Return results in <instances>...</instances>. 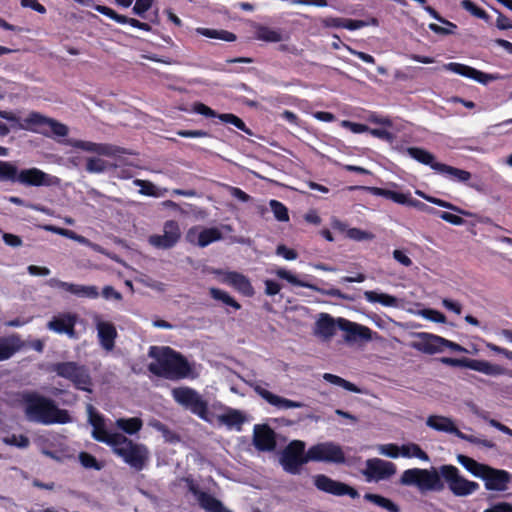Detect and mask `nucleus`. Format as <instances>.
Listing matches in <instances>:
<instances>
[{"mask_svg": "<svg viewBox=\"0 0 512 512\" xmlns=\"http://www.w3.org/2000/svg\"><path fill=\"white\" fill-rule=\"evenodd\" d=\"M43 229L46 230V231H50V232H53L55 234L67 237V238L72 239L74 241H77V242H79L81 244L88 245L91 248H93L95 251L104 253L103 249L99 245L92 244L91 242H89V240L87 238H85V237H83L81 235L76 234L72 230H68V229H64V228H59V227L52 226V225H45V226H43Z\"/></svg>", "mask_w": 512, "mask_h": 512, "instance_id": "obj_30", "label": "nucleus"}, {"mask_svg": "<svg viewBox=\"0 0 512 512\" xmlns=\"http://www.w3.org/2000/svg\"><path fill=\"white\" fill-rule=\"evenodd\" d=\"M270 208L274 214V217L280 222L289 221V213L287 207L277 200H270Z\"/></svg>", "mask_w": 512, "mask_h": 512, "instance_id": "obj_48", "label": "nucleus"}, {"mask_svg": "<svg viewBox=\"0 0 512 512\" xmlns=\"http://www.w3.org/2000/svg\"><path fill=\"white\" fill-rule=\"evenodd\" d=\"M323 379L333 385L340 386L347 391L354 392V393L360 392V389L356 385H354L353 383H351L337 375H334L331 373H325L323 375Z\"/></svg>", "mask_w": 512, "mask_h": 512, "instance_id": "obj_45", "label": "nucleus"}, {"mask_svg": "<svg viewBox=\"0 0 512 512\" xmlns=\"http://www.w3.org/2000/svg\"><path fill=\"white\" fill-rule=\"evenodd\" d=\"M401 446H398L393 443L389 444H381L377 446V451L386 457L390 458H398L401 454Z\"/></svg>", "mask_w": 512, "mask_h": 512, "instance_id": "obj_54", "label": "nucleus"}, {"mask_svg": "<svg viewBox=\"0 0 512 512\" xmlns=\"http://www.w3.org/2000/svg\"><path fill=\"white\" fill-rule=\"evenodd\" d=\"M49 118L38 112H31L24 120L23 124H19L21 129H32L34 127L47 125Z\"/></svg>", "mask_w": 512, "mask_h": 512, "instance_id": "obj_44", "label": "nucleus"}, {"mask_svg": "<svg viewBox=\"0 0 512 512\" xmlns=\"http://www.w3.org/2000/svg\"><path fill=\"white\" fill-rule=\"evenodd\" d=\"M461 6L468 12H470L473 16L483 19L485 21L489 20L488 14L478 6H476L471 0H462Z\"/></svg>", "mask_w": 512, "mask_h": 512, "instance_id": "obj_53", "label": "nucleus"}, {"mask_svg": "<svg viewBox=\"0 0 512 512\" xmlns=\"http://www.w3.org/2000/svg\"><path fill=\"white\" fill-rule=\"evenodd\" d=\"M47 284L52 287V288H58V289H62L66 292H69L71 294L74 295L75 293V289H76V284L74 283H68V282H64V281H61L59 279H56V278H51Z\"/></svg>", "mask_w": 512, "mask_h": 512, "instance_id": "obj_60", "label": "nucleus"}, {"mask_svg": "<svg viewBox=\"0 0 512 512\" xmlns=\"http://www.w3.org/2000/svg\"><path fill=\"white\" fill-rule=\"evenodd\" d=\"M364 297L369 303H379L384 307H399L400 300L390 294L377 292V291H365Z\"/></svg>", "mask_w": 512, "mask_h": 512, "instance_id": "obj_31", "label": "nucleus"}, {"mask_svg": "<svg viewBox=\"0 0 512 512\" xmlns=\"http://www.w3.org/2000/svg\"><path fill=\"white\" fill-rule=\"evenodd\" d=\"M305 442L301 440H293L283 450L280 456V463L283 469L290 474H299L302 465L309 462L307 459V451L305 452Z\"/></svg>", "mask_w": 512, "mask_h": 512, "instance_id": "obj_7", "label": "nucleus"}, {"mask_svg": "<svg viewBox=\"0 0 512 512\" xmlns=\"http://www.w3.org/2000/svg\"><path fill=\"white\" fill-rule=\"evenodd\" d=\"M395 473V464L380 458L366 460L365 467L361 470V474L365 477L367 482L387 480Z\"/></svg>", "mask_w": 512, "mask_h": 512, "instance_id": "obj_12", "label": "nucleus"}, {"mask_svg": "<svg viewBox=\"0 0 512 512\" xmlns=\"http://www.w3.org/2000/svg\"><path fill=\"white\" fill-rule=\"evenodd\" d=\"M3 443L10 446H15L21 449H25L30 445V440L25 435H11L3 438Z\"/></svg>", "mask_w": 512, "mask_h": 512, "instance_id": "obj_51", "label": "nucleus"}, {"mask_svg": "<svg viewBox=\"0 0 512 512\" xmlns=\"http://www.w3.org/2000/svg\"><path fill=\"white\" fill-rule=\"evenodd\" d=\"M79 460L82 466L85 468H93L96 470H100L102 466L97 462L96 458L89 453L81 452L79 454Z\"/></svg>", "mask_w": 512, "mask_h": 512, "instance_id": "obj_59", "label": "nucleus"}, {"mask_svg": "<svg viewBox=\"0 0 512 512\" xmlns=\"http://www.w3.org/2000/svg\"><path fill=\"white\" fill-rule=\"evenodd\" d=\"M190 490L196 497L199 505L207 512H232L230 509L226 508L221 501L210 494L202 492L194 486H191Z\"/></svg>", "mask_w": 512, "mask_h": 512, "instance_id": "obj_28", "label": "nucleus"}, {"mask_svg": "<svg viewBox=\"0 0 512 512\" xmlns=\"http://www.w3.org/2000/svg\"><path fill=\"white\" fill-rule=\"evenodd\" d=\"M426 425L437 432L452 434L459 439L465 440L472 444L483 446L485 448L491 449L495 446V444L490 440L482 439L474 435L464 434L458 429L454 420L447 416L430 415L426 419Z\"/></svg>", "mask_w": 512, "mask_h": 512, "instance_id": "obj_6", "label": "nucleus"}, {"mask_svg": "<svg viewBox=\"0 0 512 512\" xmlns=\"http://www.w3.org/2000/svg\"><path fill=\"white\" fill-rule=\"evenodd\" d=\"M440 362L448 366L468 368L488 376L504 375L505 373V370L500 365L492 364L485 360L443 357L440 359Z\"/></svg>", "mask_w": 512, "mask_h": 512, "instance_id": "obj_11", "label": "nucleus"}, {"mask_svg": "<svg viewBox=\"0 0 512 512\" xmlns=\"http://www.w3.org/2000/svg\"><path fill=\"white\" fill-rule=\"evenodd\" d=\"M172 396L178 404L207 420L208 404L196 390L189 387H178L172 390Z\"/></svg>", "mask_w": 512, "mask_h": 512, "instance_id": "obj_8", "label": "nucleus"}, {"mask_svg": "<svg viewBox=\"0 0 512 512\" xmlns=\"http://www.w3.org/2000/svg\"><path fill=\"white\" fill-rule=\"evenodd\" d=\"M149 426H151L153 429L160 432L162 434V436L164 437L165 441H167V442H174V441L178 440L176 435L166 425H164L163 423H161L158 420L150 421Z\"/></svg>", "mask_w": 512, "mask_h": 512, "instance_id": "obj_52", "label": "nucleus"}, {"mask_svg": "<svg viewBox=\"0 0 512 512\" xmlns=\"http://www.w3.org/2000/svg\"><path fill=\"white\" fill-rule=\"evenodd\" d=\"M95 10L121 24H129L135 28H139V26L141 25V22L139 20L134 18H128L124 15H120L116 11L107 6L97 5L95 6Z\"/></svg>", "mask_w": 512, "mask_h": 512, "instance_id": "obj_34", "label": "nucleus"}, {"mask_svg": "<svg viewBox=\"0 0 512 512\" xmlns=\"http://www.w3.org/2000/svg\"><path fill=\"white\" fill-rule=\"evenodd\" d=\"M400 456L405 458H418L422 461L429 462L430 458L428 454L422 450V448L416 443H407L401 446Z\"/></svg>", "mask_w": 512, "mask_h": 512, "instance_id": "obj_40", "label": "nucleus"}, {"mask_svg": "<svg viewBox=\"0 0 512 512\" xmlns=\"http://www.w3.org/2000/svg\"><path fill=\"white\" fill-rule=\"evenodd\" d=\"M313 483L318 490L335 496L349 495L353 499L359 496L354 488L345 483L333 480L324 474L315 475L313 477Z\"/></svg>", "mask_w": 512, "mask_h": 512, "instance_id": "obj_15", "label": "nucleus"}, {"mask_svg": "<svg viewBox=\"0 0 512 512\" xmlns=\"http://www.w3.org/2000/svg\"><path fill=\"white\" fill-rule=\"evenodd\" d=\"M274 273L277 277L288 281L292 285L309 288L311 290H314V291L319 292L326 296L336 297V298H340L343 300H352L351 297L343 294L339 289H336V288H331V289H327V290L321 289L313 284H309V283L300 281L294 274H292L290 271H288L286 269L278 268L274 271Z\"/></svg>", "mask_w": 512, "mask_h": 512, "instance_id": "obj_19", "label": "nucleus"}, {"mask_svg": "<svg viewBox=\"0 0 512 512\" xmlns=\"http://www.w3.org/2000/svg\"><path fill=\"white\" fill-rule=\"evenodd\" d=\"M143 426V421L138 417L118 418L115 421V427L128 435L138 433Z\"/></svg>", "mask_w": 512, "mask_h": 512, "instance_id": "obj_35", "label": "nucleus"}, {"mask_svg": "<svg viewBox=\"0 0 512 512\" xmlns=\"http://www.w3.org/2000/svg\"><path fill=\"white\" fill-rule=\"evenodd\" d=\"M215 273L221 276L222 283L232 286L243 295L252 296L254 294L250 280L245 275L235 271H216Z\"/></svg>", "mask_w": 512, "mask_h": 512, "instance_id": "obj_23", "label": "nucleus"}, {"mask_svg": "<svg viewBox=\"0 0 512 512\" xmlns=\"http://www.w3.org/2000/svg\"><path fill=\"white\" fill-rule=\"evenodd\" d=\"M484 512H512V504L508 502H500L488 509H485Z\"/></svg>", "mask_w": 512, "mask_h": 512, "instance_id": "obj_64", "label": "nucleus"}, {"mask_svg": "<svg viewBox=\"0 0 512 512\" xmlns=\"http://www.w3.org/2000/svg\"><path fill=\"white\" fill-rule=\"evenodd\" d=\"M18 171L14 163L0 160V181L17 182Z\"/></svg>", "mask_w": 512, "mask_h": 512, "instance_id": "obj_42", "label": "nucleus"}, {"mask_svg": "<svg viewBox=\"0 0 512 512\" xmlns=\"http://www.w3.org/2000/svg\"><path fill=\"white\" fill-rule=\"evenodd\" d=\"M89 423L92 425V436L95 440L108 444L115 434L106 429L104 419L99 415L91 404L87 405Z\"/></svg>", "mask_w": 512, "mask_h": 512, "instance_id": "obj_24", "label": "nucleus"}, {"mask_svg": "<svg viewBox=\"0 0 512 512\" xmlns=\"http://www.w3.org/2000/svg\"><path fill=\"white\" fill-rule=\"evenodd\" d=\"M338 329L344 333L343 339L347 343L369 342L375 335L369 327L341 317L338 318Z\"/></svg>", "mask_w": 512, "mask_h": 512, "instance_id": "obj_13", "label": "nucleus"}, {"mask_svg": "<svg viewBox=\"0 0 512 512\" xmlns=\"http://www.w3.org/2000/svg\"><path fill=\"white\" fill-rule=\"evenodd\" d=\"M218 421L229 428L241 429L245 421L243 413L236 409H228L225 413L218 416Z\"/></svg>", "mask_w": 512, "mask_h": 512, "instance_id": "obj_33", "label": "nucleus"}, {"mask_svg": "<svg viewBox=\"0 0 512 512\" xmlns=\"http://www.w3.org/2000/svg\"><path fill=\"white\" fill-rule=\"evenodd\" d=\"M46 126L50 128L54 135L59 137H65L69 132V129L65 124L60 123L52 118H49Z\"/></svg>", "mask_w": 512, "mask_h": 512, "instance_id": "obj_58", "label": "nucleus"}, {"mask_svg": "<svg viewBox=\"0 0 512 512\" xmlns=\"http://www.w3.org/2000/svg\"><path fill=\"white\" fill-rule=\"evenodd\" d=\"M108 162L100 157H88L86 159V171L88 173H103L108 169Z\"/></svg>", "mask_w": 512, "mask_h": 512, "instance_id": "obj_47", "label": "nucleus"}, {"mask_svg": "<svg viewBox=\"0 0 512 512\" xmlns=\"http://www.w3.org/2000/svg\"><path fill=\"white\" fill-rule=\"evenodd\" d=\"M309 462L344 463L345 454L340 445L334 442H322L311 446L307 450Z\"/></svg>", "mask_w": 512, "mask_h": 512, "instance_id": "obj_9", "label": "nucleus"}, {"mask_svg": "<svg viewBox=\"0 0 512 512\" xmlns=\"http://www.w3.org/2000/svg\"><path fill=\"white\" fill-rule=\"evenodd\" d=\"M255 392L262 397L266 402L270 405L276 407L277 409H292V408H303L305 404L303 402L293 401L279 395H276L267 389L256 386L254 388Z\"/></svg>", "mask_w": 512, "mask_h": 512, "instance_id": "obj_27", "label": "nucleus"}, {"mask_svg": "<svg viewBox=\"0 0 512 512\" xmlns=\"http://www.w3.org/2000/svg\"><path fill=\"white\" fill-rule=\"evenodd\" d=\"M414 341L410 343V347L428 355L442 352V343L444 338L427 332L413 333Z\"/></svg>", "mask_w": 512, "mask_h": 512, "instance_id": "obj_17", "label": "nucleus"}, {"mask_svg": "<svg viewBox=\"0 0 512 512\" xmlns=\"http://www.w3.org/2000/svg\"><path fill=\"white\" fill-rule=\"evenodd\" d=\"M436 167L438 168L439 173L446 174L459 182H467L471 178L470 172L466 170L455 168L443 163L441 165H436Z\"/></svg>", "mask_w": 512, "mask_h": 512, "instance_id": "obj_41", "label": "nucleus"}, {"mask_svg": "<svg viewBox=\"0 0 512 512\" xmlns=\"http://www.w3.org/2000/svg\"><path fill=\"white\" fill-rule=\"evenodd\" d=\"M180 225L175 220L164 222L161 234H152L148 237V243L157 249H171L181 239Z\"/></svg>", "mask_w": 512, "mask_h": 512, "instance_id": "obj_10", "label": "nucleus"}, {"mask_svg": "<svg viewBox=\"0 0 512 512\" xmlns=\"http://www.w3.org/2000/svg\"><path fill=\"white\" fill-rule=\"evenodd\" d=\"M23 347V342L17 335L0 337V361L11 358Z\"/></svg>", "mask_w": 512, "mask_h": 512, "instance_id": "obj_29", "label": "nucleus"}, {"mask_svg": "<svg viewBox=\"0 0 512 512\" xmlns=\"http://www.w3.org/2000/svg\"><path fill=\"white\" fill-rule=\"evenodd\" d=\"M148 356L153 359L148 370L156 376L173 381L198 376L187 359L168 346H151Z\"/></svg>", "mask_w": 512, "mask_h": 512, "instance_id": "obj_2", "label": "nucleus"}, {"mask_svg": "<svg viewBox=\"0 0 512 512\" xmlns=\"http://www.w3.org/2000/svg\"><path fill=\"white\" fill-rule=\"evenodd\" d=\"M69 144L82 151L93 153L98 156L115 157L123 153V150L115 145L108 143H96L84 140H71Z\"/></svg>", "mask_w": 512, "mask_h": 512, "instance_id": "obj_20", "label": "nucleus"}, {"mask_svg": "<svg viewBox=\"0 0 512 512\" xmlns=\"http://www.w3.org/2000/svg\"><path fill=\"white\" fill-rule=\"evenodd\" d=\"M445 70L451 71L453 73L459 74L461 76L473 79L481 84H488L489 82L496 81L500 79V76L497 74H488L484 73L480 70H477L473 67L461 64V63H447L443 66Z\"/></svg>", "mask_w": 512, "mask_h": 512, "instance_id": "obj_18", "label": "nucleus"}, {"mask_svg": "<svg viewBox=\"0 0 512 512\" xmlns=\"http://www.w3.org/2000/svg\"><path fill=\"white\" fill-rule=\"evenodd\" d=\"M218 118L225 123H230L236 126L241 131L245 132L248 135H252V132L249 128L246 127L245 123L236 115L230 113H224L218 115Z\"/></svg>", "mask_w": 512, "mask_h": 512, "instance_id": "obj_50", "label": "nucleus"}, {"mask_svg": "<svg viewBox=\"0 0 512 512\" xmlns=\"http://www.w3.org/2000/svg\"><path fill=\"white\" fill-rule=\"evenodd\" d=\"M196 33L200 34L204 37L216 39V40H222L226 42H233L236 40V35L232 32H229L227 30H217V29H210V28H196Z\"/></svg>", "mask_w": 512, "mask_h": 512, "instance_id": "obj_37", "label": "nucleus"}, {"mask_svg": "<svg viewBox=\"0 0 512 512\" xmlns=\"http://www.w3.org/2000/svg\"><path fill=\"white\" fill-rule=\"evenodd\" d=\"M153 1L154 0H136L133 12L139 16L144 15L152 7Z\"/></svg>", "mask_w": 512, "mask_h": 512, "instance_id": "obj_63", "label": "nucleus"}, {"mask_svg": "<svg viewBox=\"0 0 512 512\" xmlns=\"http://www.w3.org/2000/svg\"><path fill=\"white\" fill-rule=\"evenodd\" d=\"M255 38L257 40L277 43L283 40V36L280 31L271 29L267 26L258 25L255 29Z\"/></svg>", "mask_w": 512, "mask_h": 512, "instance_id": "obj_39", "label": "nucleus"}, {"mask_svg": "<svg viewBox=\"0 0 512 512\" xmlns=\"http://www.w3.org/2000/svg\"><path fill=\"white\" fill-rule=\"evenodd\" d=\"M457 461L460 465H462L469 473L477 478H481L484 473L487 465L483 463H479L473 458H470L466 455L459 454L457 456Z\"/></svg>", "mask_w": 512, "mask_h": 512, "instance_id": "obj_36", "label": "nucleus"}, {"mask_svg": "<svg viewBox=\"0 0 512 512\" xmlns=\"http://www.w3.org/2000/svg\"><path fill=\"white\" fill-rule=\"evenodd\" d=\"M338 329V318L334 319L327 313H321L315 322L314 335L323 341L330 340Z\"/></svg>", "mask_w": 512, "mask_h": 512, "instance_id": "obj_26", "label": "nucleus"}, {"mask_svg": "<svg viewBox=\"0 0 512 512\" xmlns=\"http://www.w3.org/2000/svg\"><path fill=\"white\" fill-rule=\"evenodd\" d=\"M92 322L96 328L100 346L108 352L112 351L118 336L115 325L98 313L92 315Z\"/></svg>", "mask_w": 512, "mask_h": 512, "instance_id": "obj_14", "label": "nucleus"}, {"mask_svg": "<svg viewBox=\"0 0 512 512\" xmlns=\"http://www.w3.org/2000/svg\"><path fill=\"white\" fill-rule=\"evenodd\" d=\"M107 445L126 464L137 471H141L149 460V450L146 445L133 442L122 433L115 434Z\"/></svg>", "mask_w": 512, "mask_h": 512, "instance_id": "obj_4", "label": "nucleus"}, {"mask_svg": "<svg viewBox=\"0 0 512 512\" xmlns=\"http://www.w3.org/2000/svg\"><path fill=\"white\" fill-rule=\"evenodd\" d=\"M341 126L349 129L354 134L368 132V130H369V127L367 125L351 122L348 120H343L341 122Z\"/></svg>", "mask_w": 512, "mask_h": 512, "instance_id": "obj_61", "label": "nucleus"}, {"mask_svg": "<svg viewBox=\"0 0 512 512\" xmlns=\"http://www.w3.org/2000/svg\"><path fill=\"white\" fill-rule=\"evenodd\" d=\"M209 292L213 299L222 301L224 304L229 305L236 310H239L241 308V305L227 292L217 288H210Z\"/></svg>", "mask_w": 512, "mask_h": 512, "instance_id": "obj_46", "label": "nucleus"}, {"mask_svg": "<svg viewBox=\"0 0 512 512\" xmlns=\"http://www.w3.org/2000/svg\"><path fill=\"white\" fill-rule=\"evenodd\" d=\"M392 255H393L394 260L397 261L399 264H401L404 267H410L413 263L411 258L402 249H395L393 251Z\"/></svg>", "mask_w": 512, "mask_h": 512, "instance_id": "obj_62", "label": "nucleus"}, {"mask_svg": "<svg viewBox=\"0 0 512 512\" xmlns=\"http://www.w3.org/2000/svg\"><path fill=\"white\" fill-rule=\"evenodd\" d=\"M369 24L377 25L378 21L375 18H372L370 22H366V21H363V20H354V19H345V18H343L342 28H345V29H348V30H357V29L366 27Z\"/></svg>", "mask_w": 512, "mask_h": 512, "instance_id": "obj_55", "label": "nucleus"}, {"mask_svg": "<svg viewBox=\"0 0 512 512\" xmlns=\"http://www.w3.org/2000/svg\"><path fill=\"white\" fill-rule=\"evenodd\" d=\"M253 444L259 451H273L276 447L275 432L266 424L255 425Z\"/></svg>", "mask_w": 512, "mask_h": 512, "instance_id": "obj_25", "label": "nucleus"}, {"mask_svg": "<svg viewBox=\"0 0 512 512\" xmlns=\"http://www.w3.org/2000/svg\"><path fill=\"white\" fill-rule=\"evenodd\" d=\"M21 399L24 405L25 416L31 422L44 425L71 422L68 411L60 409L50 398L36 392H25L22 394Z\"/></svg>", "mask_w": 512, "mask_h": 512, "instance_id": "obj_3", "label": "nucleus"}, {"mask_svg": "<svg viewBox=\"0 0 512 512\" xmlns=\"http://www.w3.org/2000/svg\"><path fill=\"white\" fill-rule=\"evenodd\" d=\"M401 485L416 486L421 492L442 491L444 483L456 497H467L479 490V484L465 478L453 465H442L437 470L412 468L405 470L399 480Z\"/></svg>", "mask_w": 512, "mask_h": 512, "instance_id": "obj_1", "label": "nucleus"}, {"mask_svg": "<svg viewBox=\"0 0 512 512\" xmlns=\"http://www.w3.org/2000/svg\"><path fill=\"white\" fill-rule=\"evenodd\" d=\"M407 153L411 158L415 159L416 161L424 165L430 166L433 170L437 172L438 168L436 167V165L442 164L435 160V156L432 153L423 148L409 147L407 148Z\"/></svg>", "mask_w": 512, "mask_h": 512, "instance_id": "obj_32", "label": "nucleus"}, {"mask_svg": "<svg viewBox=\"0 0 512 512\" xmlns=\"http://www.w3.org/2000/svg\"><path fill=\"white\" fill-rule=\"evenodd\" d=\"M74 295L82 298L96 299L99 296L98 288L94 285L76 284Z\"/></svg>", "mask_w": 512, "mask_h": 512, "instance_id": "obj_49", "label": "nucleus"}, {"mask_svg": "<svg viewBox=\"0 0 512 512\" xmlns=\"http://www.w3.org/2000/svg\"><path fill=\"white\" fill-rule=\"evenodd\" d=\"M418 315L422 316L423 318L436 322V323H445L446 317L443 313L434 310V309H422L418 311Z\"/></svg>", "mask_w": 512, "mask_h": 512, "instance_id": "obj_56", "label": "nucleus"}, {"mask_svg": "<svg viewBox=\"0 0 512 512\" xmlns=\"http://www.w3.org/2000/svg\"><path fill=\"white\" fill-rule=\"evenodd\" d=\"M222 238V234L218 228H206L198 234L197 244L200 247H206L212 242L218 241Z\"/></svg>", "mask_w": 512, "mask_h": 512, "instance_id": "obj_43", "label": "nucleus"}, {"mask_svg": "<svg viewBox=\"0 0 512 512\" xmlns=\"http://www.w3.org/2000/svg\"><path fill=\"white\" fill-rule=\"evenodd\" d=\"M364 499L389 512H400V507L389 498L379 494L366 493Z\"/></svg>", "mask_w": 512, "mask_h": 512, "instance_id": "obj_38", "label": "nucleus"}, {"mask_svg": "<svg viewBox=\"0 0 512 512\" xmlns=\"http://www.w3.org/2000/svg\"><path fill=\"white\" fill-rule=\"evenodd\" d=\"M77 315L73 313H61L53 317L47 324V328L58 334H66L70 338H76L75 325Z\"/></svg>", "mask_w": 512, "mask_h": 512, "instance_id": "obj_22", "label": "nucleus"}, {"mask_svg": "<svg viewBox=\"0 0 512 512\" xmlns=\"http://www.w3.org/2000/svg\"><path fill=\"white\" fill-rule=\"evenodd\" d=\"M347 237L355 241L372 240L374 235L368 231L361 230L359 228H349L347 230Z\"/></svg>", "mask_w": 512, "mask_h": 512, "instance_id": "obj_57", "label": "nucleus"}, {"mask_svg": "<svg viewBox=\"0 0 512 512\" xmlns=\"http://www.w3.org/2000/svg\"><path fill=\"white\" fill-rule=\"evenodd\" d=\"M17 182L30 186H51L57 183L58 179L38 168H29L18 171Z\"/></svg>", "mask_w": 512, "mask_h": 512, "instance_id": "obj_21", "label": "nucleus"}, {"mask_svg": "<svg viewBox=\"0 0 512 512\" xmlns=\"http://www.w3.org/2000/svg\"><path fill=\"white\" fill-rule=\"evenodd\" d=\"M480 479L484 481L487 491L504 492L512 481V474L506 470L496 469L487 465Z\"/></svg>", "mask_w": 512, "mask_h": 512, "instance_id": "obj_16", "label": "nucleus"}, {"mask_svg": "<svg viewBox=\"0 0 512 512\" xmlns=\"http://www.w3.org/2000/svg\"><path fill=\"white\" fill-rule=\"evenodd\" d=\"M50 370L59 377L69 380L77 389L92 392V379L85 366L74 361H66L52 364Z\"/></svg>", "mask_w": 512, "mask_h": 512, "instance_id": "obj_5", "label": "nucleus"}]
</instances>
